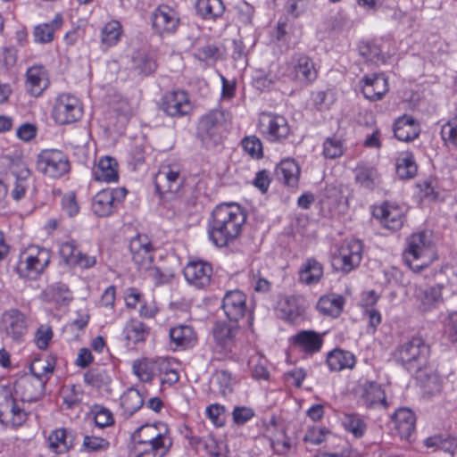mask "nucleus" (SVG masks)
Listing matches in <instances>:
<instances>
[{
	"label": "nucleus",
	"mask_w": 457,
	"mask_h": 457,
	"mask_svg": "<svg viewBox=\"0 0 457 457\" xmlns=\"http://www.w3.org/2000/svg\"><path fill=\"white\" fill-rule=\"evenodd\" d=\"M62 394L63 403L66 405L68 409L75 408L82 401L83 393L75 385L64 388Z\"/></svg>",
	"instance_id": "13d9d810"
},
{
	"label": "nucleus",
	"mask_w": 457,
	"mask_h": 457,
	"mask_svg": "<svg viewBox=\"0 0 457 457\" xmlns=\"http://www.w3.org/2000/svg\"><path fill=\"white\" fill-rule=\"evenodd\" d=\"M12 393L3 388L0 392V422L4 426H9L10 411H12V403H13Z\"/></svg>",
	"instance_id": "5fc2aeb1"
},
{
	"label": "nucleus",
	"mask_w": 457,
	"mask_h": 457,
	"mask_svg": "<svg viewBox=\"0 0 457 457\" xmlns=\"http://www.w3.org/2000/svg\"><path fill=\"white\" fill-rule=\"evenodd\" d=\"M137 451L136 457H164L170 449H167L165 443L158 446H134Z\"/></svg>",
	"instance_id": "e2e57ef3"
},
{
	"label": "nucleus",
	"mask_w": 457,
	"mask_h": 457,
	"mask_svg": "<svg viewBox=\"0 0 457 457\" xmlns=\"http://www.w3.org/2000/svg\"><path fill=\"white\" fill-rule=\"evenodd\" d=\"M192 444L203 447L210 457H220L223 448L222 442L219 443L213 436L193 437Z\"/></svg>",
	"instance_id": "3c124183"
},
{
	"label": "nucleus",
	"mask_w": 457,
	"mask_h": 457,
	"mask_svg": "<svg viewBox=\"0 0 457 457\" xmlns=\"http://www.w3.org/2000/svg\"><path fill=\"white\" fill-rule=\"evenodd\" d=\"M27 87L34 96H39L49 85L46 69L42 65H35L27 70Z\"/></svg>",
	"instance_id": "c85d7f7f"
},
{
	"label": "nucleus",
	"mask_w": 457,
	"mask_h": 457,
	"mask_svg": "<svg viewBox=\"0 0 457 457\" xmlns=\"http://www.w3.org/2000/svg\"><path fill=\"white\" fill-rule=\"evenodd\" d=\"M118 163L115 159L105 156L99 160L98 164L93 169V176L96 181L106 183L118 180Z\"/></svg>",
	"instance_id": "2f4dec72"
},
{
	"label": "nucleus",
	"mask_w": 457,
	"mask_h": 457,
	"mask_svg": "<svg viewBox=\"0 0 457 457\" xmlns=\"http://www.w3.org/2000/svg\"><path fill=\"white\" fill-rule=\"evenodd\" d=\"M75 439L76 435L73 430L59 428L49 436V446L56 453H64L72 448Z\"/></svg>",
	"instance_id": "7c9ffc66"
},
{
	"label": "nucleus",
	"mask_w": 457,
	"mask_h": 457,
	"mask_svg": "<svg viewBox=\"0 0 457 457\" xmlns=\"http://www.w3.org/2000/svg\"><path fill=\"white\" fill-rule=\"evenodd\" d=\"M373 214L375 218L380 220L385 228L391 230H397L403 224V212L397 205L385 203L379 207H377Z\"/></svg>",
	"instance_id": "a878e982"
},
{
	"label": "nucleus",
	"mask_w": 457,
	"mask_h": 457,
	"mask_svg": "<svg viewBox=\"0 0 457 457\" xmlns=\"http://www.w3.org/2000/svg\"><path fill=\"white\" fill-rule=\"evenodd\" d=\"M62 210L69 217H74L79 213V207L74 192H69L62 196Z\"/></svg>",
	"instance_id": "69168bd1"
},
{
	"label": "nucleus",
	"mask_w": 457,
	"mask_h": 457,
	"mask_svg": "<svg viewBox=\"0 0 457 457\" xmlns=\"http://www.w3.org/2000/svg\"><path fill=\"white\" fill-rule=\"evenodd\" d=\"M160 361L149 359L137 360L133 362L132 369L134 374L143 382H149L153 379L156 371H162V368Z\"/></svg>",
	"instance_id": "a19ab883"
},
{
	"label": "nucleus",
	"mask_w": 457,
	"mask_h": 457,
	"mask_svg": "<svg viewBox=\"0 0 457 457\" xmlns=\"http://www.w3.org/2000/svg\"><path fill=\"white\" fill-rule=\"evenodd\" d=\"M154 183L159 195L175 194L182 187L184 178L181 176L178 166L167 165L159 170L154 177Z\"/></svg>",
	"instance_id": "4468645a"
},
{
	"label": "nucleus",
	"mask_w": 457,
	"mask_h": 457,
	"mask_svg": "<svg viewBox=\"0 0 457 457\" xmlns=\"http://www.w3.org/2000/svg\"><path fill=\"white\" fill-rule=\"evenodd\" d=\"M91 412L94 414L95 423L98 428H104L114 422L112 411L102 405H94Z\"/></svg>",
	"instance_id": "4d7b16f0"
},
{
	"label": "nucleus",
	"mask_w": 457,
	"mask_h": 457,
	"mask_svg": "<svg viewBox=\"0 0 457 457\" xmlns=\"http://www.w3.org/2000/svg\"><path fill=\"white\" fill-rule=\"evenodd\" d=\"M221 308L231 321L237 322L246 312V295L240 290L228 291L222 298Z\"/></svg>",
	"instance_id": "5701e85b"
},
{
	"label": "nucleus",
	"mask_w": 457,
	"mask_h": 457,
	"mask_svg": "<svg viewBox=\"0 0 457 457\" xmlns=\"http://www.w3.org/2000/svg\"><path fill=\"white\" fill-rule=\"evenodd\" d=\"M82 114L81 103L76 96L61 94L56 97L52 111V116L56 123L63 125L75 122Z\"/></svg>",
	"instance_id": "6e6552de"
},
{
	"label": "nucleus",
	"mask_w": 457,
	"mask_h": 457,
	"mask_svg": "<svg viewBox=\"0 0 457 457\" xmlns=\"http://www.w3.org/2000/svg\"><path fill=\"white\" fill-rule=\"evenodd\" d=\"M196 12L204 20H216L222 16L225 5L222 0H196Z\"/></svg>",
	"instance_id": "79ce46f5"
},
{
	"label": "nucleus",
	"mask_w": 457,
	"mask_h": 457,
	"mask_svg": "<svg viewBox=\"0 0 457 457\" xmlns=\"http://www.w3.org/2000/svg\"><path fill=\"white\" fill-rule=\"evenodd\" d=\"M144 405V397L136 388L130 387L120 396V408L122 415L126 418L131 417Z\"/></svg>",
	"instance_id": "e433bc0d"
},
{
	"label": "nucleus",
	"mask_w": 457,
	"mask_h": 457,
	"mask_svg": "<svg viewBox=\"0 0 457 457\" xmlns=\"http://www.w3.org/2000/svg\"><path fill=\"white\" fill-rule=\"evenodd\" d=\"M356 362L353 353L349 351L334 349L327 356V364L331 371H341L345 369L352 370Z\"/></svg>",
	"instance_id": "72a5a7b5"
},
{
	"label": "nucleus",
	"mask_w": 457,
	"mask_h": 457,
	"mask_svg": "<svg viewBox=\"0 0 457 457\" xmlns=\"http://www.w3.org/2000/svg\"><path fill=\"white\" fill-rule=\"evenodd\" d=\"M46 379L23 377L14 384V392L24 403H33L40 399L44 395Z\"/></svg>",
	"instance_id": "6ab92c4d"
},
{
	"label": "nucleus",
	"mask_w": 457,
	"mask_h": 457,
	"mask_svg": "<svg viewBox=\"0 0 457 457\" xmlns=\"http://www.w3.org/2000/svg\"><path fill=\"white\" fill-rule=\"evenodd\" d=\"M305 301L300 295H286L280 297L277 304V314L287 322H295L303 313Z\"/></svg>",
	"instance_id": "4be33fe9"
},
{
	"label": "nucleus",
	"mask_w": 457,
	"mask_h": 457,
	"mask_svg": "<svg viewBox=\"0 0 457 457\" xmlns=\"http://www.w3.org/2000/svg\"><path fill=\"white\" fill-rule=\"evenodd\" d=\"M394 134L400 141L413 140L419 136L418 125L411 117H400L395 122Z\"/></svg>",
	"instance_id": "4c0bfd02"
},
{
	"label": "nucleus",
	"mask_w": 457,
	"mask_h": 457,
	"mask_svg": "<svg viewBox=\"0 0 457 457\" xmlns=\"http://www.w3.org/2000/svg\"><path fill=\"white\" fill-rule=\"evenodd\" d=\"M2 325L6 337L14 341H20L27 332L25 316L16 309H11L4 312Z\"/></svg>",
	"instance_id": "b1692460"
},
{
	"label": "nucleus",
	"mask_w": 457,
	"mask_h": 457,
	"mask_svg": "<svg viewBox=\"0 0 457 457\" xmlns=\"http://www.w3.org/2000/svg\"><path fill=\"white\" fill-rule=\"evenodd\" d=\"M359 53L363 56L367 62H373L375 64L384 63L386 57L383 54L381 49L373 42H361L359 46Z\"/></svg>",
	"instance_id": "de8ad7c7"
},
{
	"label": "nucleus",
	"mask_w": 457,
	"mask_h": 457,
	"mask_svg": "<svg viewBox=\"0 0 457 457\" xmlns=\"http://www.w3.org/2000/svg\"><path fill=\"white\" fill-rule=\"evenodd\" d=\"M246 220L244 210L235 203L215 207L208 225L210 240L218 247L228 245L237 238Z\"/></svg>",
	"instance_id": "f257e3e1"
},
{
	"label": "nucleus",
	"mask_w": 457,
	"mask_h": 457,
	"mask_svg": "<svg viewBox=\"0 0 457 457\" xmlns=\"http://www.w3.org/2000/svg\"><path fill=\"white\" fill-rule=\"evenodd\" d=\"M223 121L224 113L219 110H212L202 116L197 127L198 137L203 142L216 141Z\"/></svg>",
	"instance_id": "aec40b11"
},
{
	"label": "nucleus",
	"mask_w": 457,
	"mask_h": 457,
	"mask_svg": "<svg viewBox=\"0 0 457 457\" xmlns=\"http://www.w3.org/2000/svg\"><path fill=\"white\" fill-rule=\"evenodd\" d=\"M121 34V25L118 21H111L102 29V42L112 46L117 44Z\"/></svg>",
	"instance_id": "603ef678"
},
{
	"label": "nucleus",
	"mask_w": 457,
	"mask_h": 457,
	"mask_svg": "<svg viewBox=\"0 0 457 457\" xmlns=\"http://www.w3.org/2000/svg\"><path fill=\"white\" fill-rule=\"evenodd\" d=\"M323 275L322 265L315 259H307L299 270V281L305 285L318 283Z\"/></svg>",
	"instance_id": "58836bf2"
},
{
	"label": "nucleus",
	"mask_w": 457,
	"mask_h": 457,
	"mask_svg": "<svg viewBox=\"0 0 457 457\" xmlns=\"http://www.w3.org/2000/svg\"><path fill=\"white\" fill-rule=\"evenodd\" d=\"M392 420L401 438L409 440L415 431V414L410 409L400 408L393 414Z\"/></svg>",
	"instance_id": "cd10ccee"
},
{
	"label": "nucleus",
	"mask_w": 457,
	"mask_h": 457,
	"mask_svg": "<svg viewBox=\"0 0 457 457\" xmlns=\"http://www.w3.org/2000/svg\"><path fill=\"white\" fill-rule=\"evenodd\" d=\"M51 252L38 245H31L21 251L14 270L21 278L37 279L48 267Z\"/></svg>",
	"instance_id": "7ed1b4c3"
},
{
	"label": "nucleus",
	"mask_w": 457,
	"mask_h": 457,
	"mask_svg": "<svg viewBox=\"0 0 457 457\" xmlns=\"http://www.w3.org/2000/svg\"><path fill=\"white\" fill-rule=\"evenodd\" d=\"M300 169L293 159H286L276 168V176L288 187H296L299 180Z\"/></svg>",
	"instance_id": "c9c22d12"
},
{
	"label": "nucleus",
	"mask_w": 457,
	"mask_h": 457,
	"mask_svg": "<svg viewBox=\"0 0 457 457\" xmlns=\"http://www.w3.org/2000/svg\"><path fill=\"white\" fill-rule=\"evenodd\" d=\"M10 175L13 179L11 195L15 201L22 199L29 187L30 171L21 160H12L9 164Z\"/></svg>",
	"instance_id": "a211bd4d"
},
{
	"label": "nucleus",
	"mask_w": 457,
	"mask_h": 457,
	"mask_svg": "<svg viewBox=\"0 0 457 457\" xmlns=\"http://www.w3.org/2000/svg\"><path fill=\"white\" fill-rule=\"evenodd\" d=\"M445 282L439 279L431 286L417 287L414 297L418 309L422 312L437 309L444 303L443 290L445 288Z\"/></svg>",
	"instance_id": "9b49d317"
},
{
	"label": "nucleus",
	"mask_w": 457,
	"mask_h": 457,
	"mask_svg": "<svg viewBox=\"0 0 457 457\" xmlns=\"http://www.w3.org/2000/svg\"><path fill=\"white\" fill-rule=\"evenodd\" d=\"M345 299L342 295H328L321 296L317 303L318 311L328 316L338 317L343 311Z\"/></svg>",
	"instance_id": "ea45409f"
},
{
	"label": "nucleus",
	"mask_w": 457,
	"mask_h": 457,
	"mask_svg": "<svg viewBox=\"0 0 457 457\" xmlns=\"http://www.w3.org/2000/svg\"><path fill=\"white\" fill-rule=\"evenodd\" d=\"M84 382L104 393H111L112 377L108 370L103 368H93L84 374Z\"/></svg>",
	"instance_id": "f704fd0d"
},
{
	"label": "nucleus",
	"mask_w": 457,
	"mask_h": 457,
	"mask_svg": "<svg viewBox=\"0 0 457 457\" xmlns=\"http://www.w3.org/2000/svg\"><path fill=\"white\" fill-rule=\"evenodd\" d=\"M361 256V242L356 239L345 240L333 251L332 265L339 271L349 273L359 266Z\"/></svg>",
	"instance_id": "39448f33"
},
{
	"label": "nucleus",
	"mask_w": 457,
	"mask_h": 457,
	"mask_svg": "<svg viewBox=\"0 0 457 457\" xmlns=\"http://www.w3.org/2000/svg\"><path fill=\"white\" fill-rule=\"evenodd\" d=\"M328 434V430H327L325 428L312 427L308 428L303 437V441L317 445L325 440Z\"/></svg>",
	"instance_id": "338daca9"
},
{
	"label": "nucleus",
	"mask_w": 457,
	"mask_h": 457,
	"mask_svg": "<svg viewBox=\"0 0 457 457\" xmlns=\"http://www.w3.org/2000/svg\"><path fill=\"white\" fill-rule=\"evenodd\" d=\"M356 183L368 190H374L380 185V175L378 170L368 164H360L354 170Z\"/></svg>",
	"instance_id": "473e14b6"
},
{
	"label": "nucleus",
	"mask_w": 457,
	"mask_h": 457,
	"mask_svg": "<svg viewBox=\"0 0 457 457\" xmlns=\"http://www.w3.org/2000/svg\"><path fill=\"white\" fill-rule=\"evenodd\" d=\"M242 147L253 158L260 159L263 155L262 144L255 136L245 137L242 140Z\"/></svg>",
	"instance_id": "bf43d9fd"
},
{
	"label": "nucleus",
	"mask_w": 457,
	"mask_h": 457,
	"mask_svg": "<svg viewBox=\"0 0 457 457\" xmlns=\"http://www.w3.org/2000/svg\"><path fill=\"white\" fill-rule=\"evenodd\" d=\"M125 330L127 339L134 344L145 341L149 334V328L139 320H131Z\"/></svg>",
	"instance_id": "8fccbe9b"
},
{
	"label": "nucleus",
	"mask_w": 457,
	"mask_h": 457,
	"mask_svg": "<svg viewBox=\"0 0 457 457\" xmlns=\"http://www.w3.org/2000/svg\"><path fill=\"white\" fill-rule=\"evenodd\" d=\"M82 446L87 452L106 451L110 446V443L102 436H85Z\"/></svg>",
	"instance_id": "680f3d73"
},
{
	"label": "nucleus",
	"mask_w": 457,
	"mask_h": 457,
	"mask_svg": "<svg viewBox=\"0 0 457 457\" xmlns=\"http://www.w3.org/2000/svg\"><path fill=\"white\" fill-rule=\"evenodd\" d=\"M183 274L188 284L202 289L211 283L212 267L210 263L201 260L191 261L185 266Z\"/></svg>",
	"instance_id": "2eb2a0df"
},
{
	"label": "nucleus",
	"mask_w": 457,
	"mask_h": 457,
	"mask_svg": "<svg viewBox=\"0 0 457 457\" xmlns=\"http://www.w3.org/2000/svg\"><path fill=\"white\" fill-rule=\"evenodd\" d=\"M54 370V363L53 361H43L41 360L35 361L30 370L33 374L34 378L47 379V376L52 374Z\"/></svg>",
	"instance_id": "052dcab7"
},
{
	"label": "nucleus",
	"mask_w": 457,
	"mask_h": 457,
	"mask_svg": "<svg viewBox=\"0 0 457 457\" xmlns=\"http://www.w3.org/2000/svg\"><path fill=\"white\" fill-rule=\"evenodd\" d=\"M237 19L243 24H250L253 15V7L248 3L242 1L235 6Z\"/></svg>",
	"instance_id": "774afa93"
},
{
	"label": "nucleus",
	"mask_w": 457,
	"mask_h": 457,
	"mask_svg": "<svg viewBox=\"0 0 457 457\" xmlns=\"http://www.w3.org/2000/svg\"><path fill=\"white\" fill-rule=\"evenodd\" d=\"M132 69L138 74L149 75L153 73L157 67L155 60L151 54L144 50H138L133 53L131 56Z\"/></svg>",
	"instance_id": "37998d69"
},
{
	"label": "nucleus",
	"mask_w": 457,
	"mask_h": 457,
	"mask_svg": "<svg viewBox=\"0 0 457 457\" xmlns=\"http://www.w3.org/2000/svg\"><path fill=\"white\" fill-rule=\"evenodd\" d=\"M37 168L42 174L57 179L70 171L68 157L60 150L46 149L37 156Z\"/></svg>",
	"instance_id": "423d86ee"
},
{
	"label": "nucleus",
	"mask_w": 457,
	"mask_h": 457,
	"mask_svg": "<svg viewBox=\"0 0 457 457\" xmlns=\"http://www.w3.org/2000/svg\"><path fill=\"white\" fill-rule=\"evenodd\" d=\"M129 251L134 262L142 269H150L154 261V248L145 235H137L129 242Z\"/></svg>",
	"instance_id": "dca6fc26"
},
{
	"label": "nucleus",
	"mask_w": 457,
	"mask_h": 457,
	"mask_svg": "<svg viewBox=\"0 0 457 457\" xmlns=\"http://www.w3.org/2000/svg\"><path fill=\"white\" fill-rule=\"evenodd\" d=\"M441 137L447 147L457 150V116L442 126Z\"/></svg>",
	"instance_id": "864d4df0"
},
{
	"label": "nucleus",
	"mask_w": 457,
	"mask_h": 457,
	"mask_svg": "<svg viewBox=\"0 0 457 457\" xmlns=\"http://www.w3.org/2000/svg\"><path fill=\"white\" fill-rule=\"evenodd\" d=\"M9 426L20 427L21 426L28 418V411L23 406H21L19 403L14 399L11 407Z\"/></svg>",
	"instance_id": "0e129e2a"
},
{
	"label": "nucleus",
	"mask_w": 457,
	"mask_h": 457,
	"mask_svg": "<svg viewBox=\"0 0 457 457\" xmlns=\"http://www.w3.org/2000/svg\"><path fill=\"white\" fill-rule=\"evenodd\" d=\"M128 190L125 187L107 188L99 191L92 200V211L98 217H108L117 212L124 201Z\"/></svg>",
	"instance_id": "0eeeda50"
},
{
	"label": "nucleus",
	"mask_w": 457,
	"mask_h": 457,
	"mask_svg": "<svg viewBox=\"0 0 457 457\" xmlns=\"http://www.w3.org/2000/svg\"><path fill=\"white\" fill-rule=\"evenodd\" d=\"M435 259H436V256L431 233L420 231L411 234L408 237L404 260L414 272L418 273L427 269Z\"/></svg>",
	"instance_id": "f03ea898"
},
{
	"label": "nucleus",
	"mask_w": 457,
	"mask_h": 457,
	"mask_svg": "<svg viewBox=\"0 0 457 457\" xmlns=\"http://www.w3.org/2000/svg\"><path fill=\"white\" fill-rule=\"evenodd\" d=\"M152 24L159 35H171L179 29L180 18L175 9L166 4H161L152 14Z\"/></svg>",
	"instance_id": "ddd939ff"
},
{
	"label": "nucleus",
	"mask_w": 457,
	"mask_h": 457,
	"mask_svg": "<svg viewBox=\"0 0 457 457\" xmlns=\"http://www.w3.org/2000/svg\"><path fill=\"white\" fill-rule=\"evenodd\" d=\"M162 426L164 424H145L137 428L131 435V439L134 443V446H140L145 441L154 440L160 435V432L163 430Z\"/></svg>",
	"instance_id": "a18cd8bd"
},
{
	"label": "nucleus",
	"mask_w": 457,
	"mask_h": 457,
	"mask_svg": "<svg viewBox=\"0 0 457 457\" xmlns=\"http://www.w3.org/2000/svg\"><path fill=\"white\" fill-rule=\"evenodd\" d=\"M286 71L291 79L301 85H308L317 78L313 61L303 54L295 55L290 62H287Z\"/></svg>",
	"instance_id": "9d476101"
},
{
	"label": "nucleus",
	"mask_w": 457,
	"mask_h": 457,
	"mask_svg": "<svg viewBox=\"0 0 457 457\" xmlns=\"http://www.w3.org/2000/svg\"><path fill=\"white\" fill-rule=\"evenodd\" d=\"M62 18L56 15L51 23H43L35 27L33 36L37 43L46 44L54 39V31L62 25Z\"/></svg>",
	"instance_id": "c03bdc74"
},
{
	"label": "nucleus",
	"mask_w": 457,
	"mask_h": 457,
	"mask_svg": "<svg viewBox=\"0 0 457 457\" xmlns=\"http://www.w3.org/2000/svg\"><path fill=\"white\" fill-rule=\"evenodd\" d=\"M360 84L364 97L373 102L381 100L389 89L387 77L384 73L366 75Z\"/></svg>",
	"instance_id": "412c9836"
},
{
	"label": "nucleus",
	"mask_w": 457,
	"mask_h": 457,
	"mask_svg": "<svg viewBox=\"0 0 457 457\" xmlns=\"http://www.w3.org/2000/svg\"><path fill=\"white\" fill-rule=\"evenodd\" d=\"M360 399L367 408L386 409L388 403L381 386L374 381H365L361 386Z\"/></svg>",
	"instance_id": "393cba45"
},
{
	"label": "nucleus",
	"mask_w": 457,
	"mask_h": 457,
	"mask_svg": "<svg viewBox=\"0 0 457 457\" xmlns=\"http://www.w3.org/2000/svg\"><path fill=\"white\" fill-rule=\"evenodd\" d=\"M345 151L342 140L328 137L323 143V155L327 159H336L343 155Z\"/></svg>",
	"instance_id": "6e6d98bb"
},
{
	"label": "nucleus",
	"mask_w": 457,
	"mask_h": 457,
	"mask_svg": "<svg viewBox=\"0 0 457 457\" xmlns=\"http://www.w3.org/2000/svg\"><path fill=\"white\" fill-rule=\"evenodd\" d=\"M259 129L270 141H280L289 134V126L284 116L263 112L260 115Z\"/></svg>",
	"instance_id": "f8f14e48"
},
{
	"label": "nucleus",
	"mask_w": 457,
	"mask_h": 457,
	"mask_svg": "<svg viewBox=\"0 0 457 457\" xmlns=\"http://www.w3.org/2000/svg\"><path fill=\"white\" fill-rule=\"evenodd\" d=\"M395 169L400 179H406L413 178L417 172V165L412 154L409 152L400 154L396 159Z\"/></svg>",
	"instance_id": "49530a36"
},
{
	"label": "nucleus",
	"mask_w": 457,
	"mask_h": 457,
	"mask_svg": "<svg viewBox=\"0 0 457 457\" xmlns=\"http://www.w3.org/2000/svg\"><path fill=\"white\" fill-rule=\"evenodd\" d=\"M238 328L236 324L217 322L212 329L214 338L213 351L221 357H227L235 353L237 347L236 336Z\"/></svg>",
	"instance_id": "1a4fd4ad"
},
{
	"label": "nucleus",
	"mask_w": 457,
	"mask_h": 457,
	"mask_svg": "<svg viewBox=\"0 0 457 457\" xmlns=\"http://www.w3.org/2000/svg\"><path fill=\"white\" fill-rule=\"evenodd\" d=\"M170 343L175 349L185 350L193 347L196 341V333L188 325H178L170 328Z\"/></svg>",
	"instance_id": "bb28decb"
},
{
	"label": "nucleus",
	"mask_w": 457,
	"mask_h": 457,
	"mask_svg": "<svg viewBox=\"0 0 457 457\" xmlns=\"http://www.w3.org/2000/svg\"><path fill=\"white\" fill-rule=\"evenodd\" d=\"M292 340L295 346L306 353L319 352L323 344L322 337L312 330L300 331L293 337Z\"/></svg>",
	"instance_id": "c756f323"
},
{
	"label": "nucleus",
	"mask_w": 457,
	"mask_h": 457,
	"mask_svg": "<svg viewBox=\"0 0 457 457\" xmlns=\"http://www.w3.org/2000/svg\"><path fill=\"white\" fill-rule=\"evenodd\" d=\"M161 108L168 116L181 117L189 113L192 104L185 91L175 90L163 96Z\"/></svg>",
	"instance_id": "f3484780"
},
{
	"label": "nucleus",
	"mask_w": 457,
	"mask_h": 457,
	"mask_svg": "<svg viewBox=\"0 0 457 457\" xmlns=\"http://www.w3.org/2000/svg\"><path fill=\"white\" fill-rule=\"evenodd\" d=\"M429 355V345L417 336L399 345L394 353L395 360L411 372L421 370L427 365Z\"/></svg>",
	"instance_id": "20e7f679"
},
{
	"label": "nucleus",
	"mask_w": 457,
	"mask_h": 457,
	"mask_svg": "<svg viewBox=\"0 0 457 457\" xmlns=\"http://www.w3.org/2000/svg\"><path fill=\"white\" fill-rule=\"evenodd\" d=\"M342 424L345 430L352 433L356 438L362 437L367 429L364 420L356 414H346Z\"/></svg>",
	"instance_id": "09e8293b"
}]
</instances>
